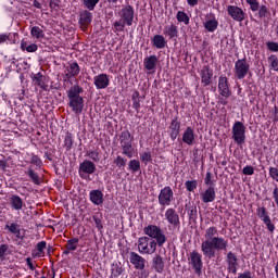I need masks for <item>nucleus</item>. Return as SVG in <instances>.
I'll list each match as a JSON object with an SVG mask.
<instances>
[{"label": "nucleus", "mask_w": 278, "mask_h": 278, "mask_svg": "<svg viewBox=\"0 0 278 278\" xmlns=\"http://www.w3.org/2000/svg\"><path fill=\"white\" fill-rule=\"evenodd\" d=\"M227 249H229V240L218 236L216 226L208 227L204 232V241L201 243V251L204 257L212 260V257H216V251L227 253Z\"/></svg>", "instance_id": "1"}, {"label": "nucleus", "mask_w": 278, "mask_h": 278, "mask_svg": "<svg viewBox=\"0 0 278 278\" xmlns=\"http://www.w3.org/2000/svg\"><path fill=\"white\" fill-rule=\"evenodd\" d=\"M84 88L79 85H74L67 90L68 108L74 114L84 112Z\"/></svg>", "instance_id": "2"}, {"label": "nucleus", "mask_w": 278, "mask_h": 278, "mask_svg": "<svg viewBox=\"0 0 278 278\" xmlns=\"http://www.w3.org/2000/svg\"><path fill=\"white\" fill-rule=\"evenodd\" d=\"M143 233L148 236V238H152L154 240L156 247H164L166 244V235L162 227L156 225H148L143 228Z\"/></svg>", "instance_id": "3"}, {"label": "nucleus", "mask_w": 278, "mask_h": 278, "mask_svg": "<svg viewBox=\"0 0 278 278\" xmlns=\"http://www.w3.org/2000/svg\"><path fill=\"white\" fill-rule=\"evenodd\" d=\"M143 233L148 236V238H152L154 240L156 247H164L166 244V235L162 227L156 225H148L143 228Z\"/></svg>", "instance_id": "4"}, {"label": "nucleus", "mask_w": 278, "mask_h": 278, "mask_svg": "<svg viewBox=\"0 0 278 278\" xmlns=\"http://www.w3.org/2000/svg\"><path fill=\"white\" fill-rule=\"evenodd\" d=\"M131 132L129 130L122 131L119 136V144L123 150V155H126V157H134V146L131 144Z\"/></svg>", "instance_id": "5"}, {"label": "nucleus", "mask_w": 278, "mask_h": 278, "mask_svg": "<svg viewBox=\"0 0 278 278\" xmlns=\"http://www.w3.org/2000/svg\"><path fill=\"white\" fill-rule=\"evenodd\" d=\"M138 251L139 253H146L147 255H153L157 251V243L155 240L149 237H140L138 239Z\"/></svg>", "instance_id": "6"}, {"label": "nucleus", "mask_w": 278, "mask_h": 278, "mask_svg": "<svg viewBox=\"0 0 278 278\" xmlns=\"http://www.w3.org/2000/svg\"><path fill=\"white\" fill-rule=\"evenodd\" d=\"M233 73L236 79H244L251 73V64H249L247 58L239 59L235 62Z\"/></svg>", "instance_id": "7"}, {"label": "nucleus", "mask_w": 278, "mask_h": 278, "mask_svg": "<svg viewBox=\"0 0 278 278\" xmlns=\"http://www.w3.org/2000/svg\"><path fill=\"white\" fill-rule=\"evenodd\" d=\"M232 139L237 144H244V140H247V127L242 122H236L233 124Z\"/></svg>", "instance_id": "8"}, {"label": "nucleus", "mask_w": 278, "mask_h": 278, "mask_svg": "<svg viewBox=\"0 0 278 278\" xmlns=\"http://www.w3.org/2000/svg\"><path fill=\"white\" fill-rule=\"evenodd\" d=\"M188 260H189V264H190L191 268H193L195 275L201 277V275H203V256L199 252L192 251L189 254Z\"/></svg>", "instance_id": "9"}, {"label": "nucleus", "mask_w": 278, "mask_h": 278, "mask_svg": "<svg viewBox=\"0 0 278 278\" xmlns=\"http://www.w3.org/2000/svg\"><path fill=\"white\" fill-rule=\"evenodd\" d=\"M175 201V193L173 192V188L170 186H166L161 189L159 193V205L166 207L170 205Z\"/></svg>", "instance_id": "10"}, {"label": "nucleus", "mask_w": 278, "mask_h": 278, "mask_svg": "<svg viewBox=\"0 0 278 278\" xmlns=\"http://www.w3.org/2000/svg\"><path fill=\"white\" fill-rule=\"evenodd\" d=\"M94 170L97 165L92 161L85 160L79 165L78 175L81 179H87L89 175H93Z\"/></svg>", "instance_id": "11"}, {"label": "nucleus", "mask_w": 278, "mask_h": 278, "mask_svg": "<svg viewBox=\"0 0 278 278\" xmlns=\"http://www.w3.org/2000/svg\"><path fill=\"white\" fill-rule=\"evenodd\" d=\"M227 12L233 21H237V23H242V21H244V18H247V13L240 7L228 5Z\"/></svg>", "instance_id": "12"}, {"label": "nucleus", "mask_w": 278, "mask_h": 278, "mask_svg": "<svg viewBox=\"0 0 278 278\" xmlns=\"http://www.w3.org/2000/svg\"><path fill=\"white\" fill-rule=\"evenodd\" d=\"M165 220H167L168 225H172V227H179V225H181L179 213L173 207L165 211Z\"/></svg>", "instance_id": "13"}, {"label": "nucleus", "mask_w": 278, "mask_h": 278, "mask_svg": "<svg viewBox=\"0 0 278 278\" xmlns=\"http://www.w3.org/2000/svg\"><path fill=\"white\" fill-rule=\"evenodd\" d=\"M226 263L228 264V267H227L228 273L236 275V273H238V256L236 255V253L231 251L227 252Z\"/></svg>", "instance_id": "14"}, {"label": "nucleus", "mask_w": 278, "mask_h": 278, "mask_svg": "<svg viewBox=\"0 0 278 278\" xmlns=\"http://www.w3.org/2000/svg\"><path fill=\"white\" fill-rule=\"evenodd\" d=\"M218 92L222 97L229 99L231 97V90L229 89V79L226 76H222L218 79Z\"/></svg>", "instance_id": "15"}, {"label": "nucleus", "mask_w": 278, "mask_h": 278, "mask_svg": "<svg viewBox=\"0 0 278 278\" xmlns=\"http://www.w3.org/2000/svg\"><path fill=\"white\" fill-rule=\"evenodd\" d=\"M93 85L98 90H105L110 86V76L108 74H99L93 77Z\"/></svg>", "instance_id": "16"}, {"label": "nucleus", "mask_w": 278, "mask_h": 278, "mask_svg": "<svg viewBox=\"0 0 278 278\" xmlns=\"http://www.w3.org/2000/svg\"><path fill=\"white\" fill-rule=\"evenodd\" d=\"M168 129H169L170 140H173V141L177 140V137L179 136V134L181 131V123L179 122L178 117H174L172 119Z\"/></svg>", "instance_id": "17"}, {"label": "nucleus", "mask_w": 278, "mask_h": 278, "mask_svg": "<svg viewBox=\"0 0 278 278\" xmlns=\"http://www.w3.org/2000/svg\"><path fill=\"white\" fill-rule=\"evenodd\" d=\"M129 260L130 264H132L137 270H144V266L147 264V260L144 257L140 256L136 252H130Z\"/></svg>", "instance_id": "18"}, {"label": "nucleus", "mask_w": 278, "mask_h": 278, "mask_svg": "<svg viewBox=\"0 0 278 278\" xmlns=\"http://www.w3.org/2000/svg\"><path fill=\"white\" fill-rule=\"evenodd\" d=\"M200 77L203 86H210V84H212V77H214V72L210 68L208 65L203 66L200 73Z\"/></svg>", "instance_id": "19"}, {"label": "nucleus", "mask_w": 278, "mask_h": 278, "mask_svg": "<svg viewBox=\"0 0 278 278\" xmlns=\"http://www.w3.org/2000/svg\"><path fill=\"white\" fill-rule=\"evenodd\" d=\"M201 201L203 203H214V201H216V189L214 187H207V189L201 193Z\"/></svg>", "instance_id": "20"}, {"label": "nucleus", "mask_w": 278, "mask_h": 278, "mask_svg": "<svg viewBox=\"0 0 278 278\" xmlns=\"http://www.w3.org/2000/svg\"><path fill=\"white\" fill-rule=\"evenodd\" d=\"M206 21L204 22V28L208 30L211 34L214 33L215 29H218V21H216V16L213 13L205 15Z\"/></svg>", "instance_id": "21"}, {"label": "nucleus", "mask_w": 278, "mask_h": 278, "mask_svg": "<svg viewBox=\"0 0 278 278\" xmlns=\"http://www.w3.org/2000/svg\"><path fill=\"white\" fill-rule=\"evenodd\" d=\"M122 17L123 21L128 25V27H131L134 25V7L126 5L124 9H122Z\"/></svg>", "instance_id": "22"}, {"label": "nucleus", "mask_w": 278, "mask_h": 278, "mask_svg": "<svg viewBox=\"0 0 278 278\" xmlns=\"http://www.w3.org/2000/svg\"><path fill=\"white\" fill-rule=\"evenodd\" d=\"M9 203L12 210H15V212H21V210L25 207V202L23 201V198L16 194H13L9 198Z\"/></svg>", "instance_id": "23"}, {"label": "nucleus", "mask_w": 278, "mask_h": 278, "mask_svg": "<svg viewBox=\"0 0 278 278\" xmlns=\"http://www.w3.org/2000/svg\"><path fill=\"white\" fill-rule=\"evenodd\" d=\"M194 140H195L194 128L188 126L182 132V142L185 144H188V147H192V144H194Z\"/></svg>", "instance_id": "24"}, {"label": "nucleus", "mask_w": 278, "mask_h": 278, "mask_svg": "<svg viewBox=\"0 0 278 278\" xmlns=\"http://www.w3.org/2000/svg\"><path fill=\"white\" fill-rule=\"evenodd\" d=\"M152 268H154V270L159 274L164 273L165 263L164 258L160 256V254H155L152 258Z\"/></svg>", "instance_id": "25"}, {"label": "nucleus", "mask_w": 278, "mask_h": 278, "mask_svg": "<svg viewBox=\"0 0 278 278\" xmlns=\"http://www.w3.org/2000/svg\"><path fill=\"white\" fill-rule=\"evenodd\" d=\"M4 229H8V231L10 233H13V236H15L16 238H18V240H23L25 238V236H23L21 233V225L16 224V223H8L4 226Z\"/></svg>", "instance_id": "26"}, {"label": "nucleus", "mask_w": 278, "mask_h": 278, "mask_svg": "<svg viewBox=\"0 0 278 278\" xmlns=\"http://www.w3.org/2000/svg\"><path fill=\"white\" fill-rule=\"evenodd\" d=\"M80 27L86 29L92 23V13L90 11H83L79 18Z\"/></svg>", "instance_id": "27"}, {"label": "nucleus", "mask_w": 278, "mask_h": 278, "mask_svg": "<svg viewBox=\"0 0 278 278\" xmlns=\"http://www.w3.org/2000/svg\"><path fill=\"white\" fill-rule=\"evenodd\" d=\"M78 244H79L78 238H72V239L67 240V243L65 244L63 254L68 255L70 253H72V251H77Z\"/></svg>", "instance_id": "28"}, {"label": "nucleus", "mask_w": 278, "mask_h": 278, "mask_svg": "<svg viewBox=\"0 0 278 278\" xmlns=\"http://www.w3.org/2000/svg\"><path fill=\"white\" fill-rule=\"evenodd\" d=\"M152 47H155V49H164L167 45L166 38L162 35H155L152 40Z\"/></svg>", "instance_id": "29"}, {"label": "nucleus", "mask_w": 278, "mask_h": 278, "mask_svg": "<svg viewBox=\"0 0 278 278\" xmlns=\"http://www.w3.org/2000/svg\"><path fill=\"white\" fill-rule=\"evenodd\" d=\"M163 34L168 36L169 39L177 38L179 36V30L177 29V25L170 24L164 27Z\"/></svg>", "instance_id": "30"}, {"label": "nucleus", "mask_w": 278, "mask_h": 278, "mask_svg": "<svg viewBox=\"0 0 278 278\" xmlns=\"http://www.w3.org/2000/svg\"><path fill=\"white\" fill-rule=\"evenodd\" d=\"M45 249H47V241H40L37 243L36 250H33V257H45Z\"/></svg>", "instance_id": "31"}, {"label": "nucleus", "mask_w": 278, "mask_h": 278, "mask_svg": "<svg viewBox=\"0 0 278 278\" xmlns=\"http://www.w3.org/2000/svg\"><path fill=\"white\" fill-rule=\"evenodd\" d=\"M90 201L93 202L94 205H101V203H103V192L100 190H92L90 192Z\"/></svg>", "instance_id": "32"}, {"label": "nucleus", "mask_w": 278, "mask_h": 278, "mask_svg": "<svg viewBox=\"0 0 278 278\" xmlns=\"http://www.w3.org/2000/svg\"><path fill=\"white\" fill-rule=\"evenodd\" d=\"M143 64H144V68L147 71H153V68H155V66H157V56L150 55V56L146 58L143 61Z\"/></svg>", "instance_id": "33"}, {"label": "nucleus", "mask_w": 278, "mask_h": 278, "mask_svg": "<svg viewBox=\"0 0 278 278\" xmlns=\"http://www.w3.org/2000/svg\"><path fill=\"white\" fill-rule=\"evenodd\" d=\"M21 49H22V51H27V53H36L38 51V45H36V43L29 45V42L22 40Z\"/></svg>", "instance_id": "34"}, {"label": "nucleus", "mask_w": 278, "mask_h": 278, "mask_svg": "<svg viewBox=\"0 0 278 278\" xmlns=\"http://www.w3.org/2000/svg\"><path fill=\"white\" fill-rule=\"evenodd\" d=\"M79 72H80L79 64H77V62H73L67 67L66 77H77V75H79Z\"/></svg>", "instance_id": "35"}, {"label": "nucleus", "mask_w": 278, "mask_h": 278, "mask_svg": "<svg viewBox=\"0 0 278 278\" xmlns=\"http://www.w3.org/2000/svg\"><path fill=\"white\" fill-rule=\"evenodd\" d=\"M26 174L28 175L29 179H31L33 184H35V186H40V175H38V173L34 170V168L28 167Z\"/></svg>", "instance_id": "36"}, {"label": "nucleus", "mask_w": 278, "mask_h": 278, "mask_svg": "<svg viewBox=\"0 0 278 278\" xmlns=\"http://www.w3.org/2000/svg\"><path fill=\"white\" fill-rule=\"evenodd\" d=\"M30 35L33 38H36L37 40H40V38L45 37V30L38 26H33L30 29Z\"/></svg>", "instance_id": "37"}, {"label": "nucleus", "mask_w": 278, "mask_h": 278, "mask_svg": "<svg viewBox=\"0 0 278 278\" xmlns=\"http://www.w3.org/2000/svg\"><path fill=\"white\" fill-rule=\"evenodd\" d=\"M257 16L260 18H268V16H270V11L268 10V7H266V4H262L258 7Z\"/></svg>", "instance_id": "38"}, {"label": "nucleus", "mask_w": 278, "mask_h": 278, "mask_svg": "<svg viewBox=\"0 0 278 278\" xmlns=\"http://www.w3.org/2000/svg\"><path fill=\"white\" fill-rule=\"evenodd\" d=\"M176 18L178 23H185V25H189L190 17H188V14L184 11H178L176 14Z\"/></svg>", "instance_id": "39"}, {"label": "nucleus", "mask_w": 278, "mask_h": 278, "mask_svg": "<svg viewBox=\"0 0 278 278\" xmlns=\"http://www.w3.org/2000/svg\"><path fill=\"white\" fill-rule=\"evenodd\" d=\"M33 81L35 86H39V88H45V76L40 73L35 74L33 77Z\"/></svg>", "instance_id": "40"}, {"label": "nucleus", "mask_w": 278, "mask_h": 278, "mask_svg": "<svg viewBox=\"0 0 278 278\" xmlns=\"http://www.w3.org/2000/svg\"><path fill=\"white\" fill-rule=\"evenodd\" d=\"M64 147L66 151H71V149H73V134L66 132L64 138Z\"/></svg>", "instance_id": "41"}, {"label": "nucleus", "mask_w": 278, "mask_h": 278, "mask_svg": "<svg viewBox=\"0 0 278 278\" xmlns=\"http://www.w3.org/2000/svg\"><path fill=\"white\" fill-rule=\"evenodd\" d=\"M128 168L131 170V173H138V170H140V161L130 160L128 163Z\"/></svg>", "instance_id": "42"}, {"label": "nucleus", "mask_w": 278, "mask_h": 278, "mask_svg": "<svg viewBox=\"0 0 278 278\" xmlns=\"http://www.w3.org/2000/svg\"><path fill=\"white\" fill-rule=\"evenodd\" d=\"M113 162L117 168H125V166H127V159H124L121 155L116 156Z\"/></svg>", "instance_id": "43"}, {"label": "nucleus", "mask_w": 278, "mask_h": 278, "mask_svg": "<svg viewBox=\"0 0 278 278\" xmlns=\"http://www.w3.org/2000/svg\"><path fill=\"white\" fill-rule=\"evenodd\" d=\"M268 63H269V66L271 68V71H278V58L277 55L275 54H271L269 58H268Z\"/></svg>", "instance_id": "44"}, {"label": "nucleus", "mask_w": 278, "mask_h": 278, "mask_svg": "<svg viewBox=\"0 0 278 278\" xmlns=\"http://www.w3.org/2000/svg\"><path fill=\"white\" fill-rule=\"evenodd\" d=\"M140 160L147 166L149 162H153V156L151 155V152H142L140 154Z\"/></svg>", "instance_id": "45"}, {"label": "nucleus", "mask_w": 278, "mask_h": 278, "mask_svg": "<svg viewBox=\"0 0 278 278\" xmlns=\"http://www.w3.org/2000/svg\"><path fill=\"white\" fill-rule=\"evenodd\" d=\"M198 181L197 180H187L185 187L188 192H194L197 190Z\"/></svg>", "instance_id": "46"}, {"label": "nucleus", "mask_w": 278, "mask_h": 278, "mask_svg": "<svg viewBox=\"0 0 278 278\" xmlns=\"http://www.w3.org/2000/svg\"><path fill=\"white\" fill-rule=\"evenodd\" d=\"M204 184L205 186L214 187V184H216V180H214V176L212 175L211 172H207L204 178Z\"/></svg>", "instance_id": "47"}, {"label": "nucleus", "mask_w": 278, "mask_h": 278, "mask_svg": "<svg viewBox=\"0 0 278 278\" xmlns=\"http://www.w3.org/2000/svg\"><path fill=\"white\" fill-rule=\"evenodd\" d=\"M257 216L261 218V220H266V218H270L268 215V211H266V207H258L257 208Z\"/></svg>", "instance_id": "48"}, {"label": "nucleus", "mask_w": 278, "mask_h": 278, "mask_svg": "<svg viewBox=\"0 0 278 278\" xmlns=\"http://www.w3.org/2000/svg\"><path fill=\"white\" fill-rule=\"evenodd\" d=\"M248 5H250V10L252 12H257L260 10V1L257 0H245Z\"/></svg>", "instance_id": "49"}, {"label": "nucleus", "mask_w": 278, "mask_h": 278, "mask_svg": "<svg viewBox=\"0 0 278 278\" xmlns=\"http://www.w3.org/2000/svg\"><path fill=\"white\" fill-rule=\"evenodd\" d=\"M83 3L87 10H94L99 0H83Z\"/></svg>", "instance_id": "50"}, {"label": "nucleus", "mask_w": 278, "mask_h": 278, "mask_svg": "<svg viewBox=\"0 0 278 278\" xmlns=\"http://www.w3.org/2000/svg\"><path fill=\"white\" fill-rule=\"evenodd\" d=\"M263 223L267 227V229L270 233L275 232V224H273V219H270V217L263 219Z\"/></svg>", "instance_id": "51"}, {"label": "nucleus", "mask_w": 278, "mask_h": 278, "mask_svg": "<svg viewBox=\"0 0 278 278\" xmlns=\"http://www.w3.org/2000/svg\"><path fill=\"white\" fill-rule=\"evenodd\" d=\"M121 275H123V267L118 265L113 266L111 271V277L116 278V277H121Z\"/></svg>", "instance_id": "52"}, {"label": "nucleus", "mask_w": 278, "mask_h": 278, "mask_svg": "<svg viewBox=\"0 0 278 278\" xmlns=\"http://www.w3.org/2000/svg\"><path fill=\"white\" fill-rule=\"evenodd\" d=\"M125 25H127V22H125L124 20H119L114 23V28L116 29V31H124Z\"/></svg>", "instance_id": "53"}, {"label": "nucleus", "mask_w": 278, "mask_h": 278, "mask_svg": "<svg viewBox=\"0 0 278 278\" xmlns=\"http://www.w3.org/2000/svg\"><path fill=\"white\" fill-rule=\"evenodd\" d=\"M269 177H271V179L278 184V168L277 167H269Z\"/></svg>", "instance_id": "54"}, {"label": "nucleus", "mask_w": 278, "mask_h": 278, "mask_svg": "<svg viewBox=\"0 0 278 278\" xmlns=\"http://www.w3.org/2000/svg\"><path fill=\"white\" fill-rule=\"evenodd\" d=\"M88 157L92 160L93 162H99L101 159L99 157V151H89L87 153Z\"/></svg>", "instance_id": "55"}, {"label": "nucleus", "mask_w": 278, "mask_h": 278, "mask_svg": "<svg viewBox=\"0 0 278 278\" xmlns=\"http://www.w3.org/2000/svg\"><path fill=\"white\" fill-rule=\"evenodd\" d=\"M188 215H189L190 220H197V206H192L188 211Z\"/></svg>", "instance_id": "56"}, {"label": "nucleus", "mask_w": 278, "mask_h": 278, "mask_svg": "<svg viewBox=\"0 0 278 278\" xmlns=\"http://www.w3.org/2000/svg\"><path fill=\"white\" fill-rule=\"evenodd\" d=\"M242 173L243 175H254L255 169L253 168V166L247 165L245 167H243Z\"/></svg>", "instance_id": "57"}, {"label": "nucleus", "mask_w": 278, "mask_h": 278, "mask_svg": "<svg viewBox=\"0 0 278 278\" xmlns=\"http://www.w3.org/2000/svg\"><path fill=\"white\" fill-rule=\"evenodd\" d=\"M267 49L269 51H274L277 53L278 52V43L275 41H269V42H267Z\"/></svg>", "instance_id": "58"}, {"label": "nucleus", "mask_w": 278, "mask_h": 278, "mask_svg": "<svg viewBox=\"0 0 278 278\" xmlns=\"http://www.w3.org/2000/svg\"><path fill=\"white\" fill-rule=\"evenodd\" d=\"M30 163H33L35 166H41L42 161L40 160V157L38 155L33 154Z\"/></svg>", "instance_id": "59"}, {"label": "nucleus", "mask_w": 278, "mask_h": 278, "mask_svg": "<svg viewBox=\"0 0 278 278\" xmlns=\"http://www.w3.org/2000/svg\"><path fill=\"white\" fill-rule=\"evenodd\" d=\"M8 244L0 245V257H5V253H8Z\"/></svg>", "instance_id": "60"}, {"label": "nucleus", "mask_w": 278, "mask_h": 278, "mask_svg": "<svg viewBox=\"0 0 278 278\" xmlns=\"http://www.w3.org/2000/svg\"><path fill=\"white\" fill-rule=\"evenodd\" d=\"M26 264L29 266L30 270H36V266H34V262L31 261V257L26 258Z\"/></svg>", "instance_id": "61"}, {"label": "nucleus", "mask_w": 278, "mask_h": 278, "mask_svg": "<svg viewBox=\"0 0 278 278\" xmlns=\"http://www.w3.org/2000/svg\"><path fill=\"white\" fill-rule=\"evenodd\" d=\"M238 278H253V275L251 271H244L242 274H239Z\"/></svg>", "instance_id": "62"}, {"label": "nucleus", "mask_w": 278, "mask_h": 278, "mask_svg": "<svg viewBox=\"0 0 278 278\" xmlns=\"http://www.w3.org/2000/svg\"><path fill=\"white\" fill-rule=\"evenodd\" d=\"M188 5H191V8H194V5L199 4V0H187Z\"/></svg>", "instance_id": "63"}, {"label": "nucleus", "mask_w": 278, "mask_h": 278, "mask_svg": "<svg viewBox=\"0 0 278 278\" xmlns=\"http://www.w3.org/2000/svg\"><path fill=\"white\" fill-rule=\"evenodd\" d=\"M274 118H275V121H278V108L277 106L274 108Z\"/></svg>", "instance_id": "64"}]
</instances>
